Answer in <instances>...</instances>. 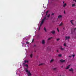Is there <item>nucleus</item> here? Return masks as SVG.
Returning <instances> with one entry per match:
<instances>
[{"mask_svg": "<svg viewBox=\"0 0 76 76\" xmlns=\"http://www.w3.org/2000/svg\"><path fill=\"white\" fill-rule=\"evenodd\" d=\"M40 29H41V27L40 26H39V27L38 28L39 31L40 30Z\"/></svg>", "mask_w": 76, "mask_h": 76, "instance_id": "cd10ccee", "label": "nucleus"}, {"mask_svg": "<svg viewBox=\"0 0 76 76\" xmlns=\"http://www.w3.org/2000/svg\"><path fill=\"white\" fill-rule=\"evenodd\" d=\"M25 63H23V65H25Z\"/></svg>", "mask_w": 76, "mask_h": 76, "instance_id": "ea45409f", "label": "nucleus"}, {"mask_svg": "<svg viewBox=\"0 0 76 76\" xmlns=\"http://www.w3.org/2000/svg\"><path fill=\"white\" fill-rule=\"evenodd\" d=\"M25 66H26V67H28V64H26L25 65Z\"/></svg>", "mask_w": 76, "mask_h": 76, "instance_id": "b1692460", "label": "nucleus"}, {"mask_svg": "<svg viewBox=\"0 0 76 76\" xmlns=\"http://www.w3.org/2000/svg\"><path fill=\"white\" fill-rule=\"evenodd\" d=\"M54 15V13H53L52 14V15Z\"/></svg>", "mask_w": 76, "mask_h": 76, "instance_id": "c9c22d12", "label": "nucleus"}, {"mask_svg": "<svg viewBox=\"0 0 76 76\" xmlns=\"http://www.w3.org/2000/svg\"><path fill=\"white\" fill-rule=\"evenodd\" d=\"M31 54H32L33 52L32 51H31Z\"/></svg>", "mask_w": 76, "mask_h": 76, "instance_id": "473e14b6", "label": "nucleus"}, {"mask_svg": "<svg viewBox=\"0 0 76 76\" xmlns=\"http://www.w3.org/2000/svg\"><path fill=\"white\" fill-rule=\"evenodd\" d=\"M62 25H63V23H61L59 25V26H61Z\"/></svg>", "mask_w": 76, "mask_h": 76, "instance_id": "4be33fe9", "label": "nucleus"}, {"mask_svg": "<svg viewBox=\"0 0 76 76\" xmlns=\"http://www.w3.org/2000/svg\"><path fill=\"white\" fill-rule=\"evenodd\" d=\"M64 29V28H63Z\"/></svg>", "mask_w": 76, "mask_h": 76, "instance_id": "c03bdc74", "label": "nucleus"}, {"mask_svg": "<svg viewBox=\"0 0 76 76\" xmlns=\"http://www.w3.org/2000/svg\"><path fill=\"white\" fill-rule=\"evenodd\" d=\"M64 1L63 2V4H64Z\"/></svg>", "mask_w": 76, "mask_h": 76, "instance_id": "58836bf2", "label": "nucleus"}, {"mask_svg": "<svg viewBox=\"0 0 76 76\" xmlns=\"http://www.w3.org/2000/svg\"><path fill=\"white\" fill-rule=\"evenodd\" d=\"M58 50H57V52H58Z\"/></svg>", "mask_w": 76, "mask_h": 76, "instance_id": "a18cd8bd", "label": "nucleus"}, {"mask_svg": "<svg viewBox=\"0 0 76 76\" xmlns=\"http://www.w3.org/2000/svg\"><path fill=\"white\" fill-rule=\"evenodd\" d=\"M34 42V40H33L32 42Z\"/></svg>", "mask_w": 76, "mask_h": 76, "instance_id": "a19ab883", "label": "nucleus"}, {"mask_svg": "<svg viewBox=\"0 0 76 76\" xmlns=\"http://www.w3.org/2000/svg\"><path fill=\"white\" fill-rule=\"evenodd\" d=\"M54 61V59H52L51 60H50V63H52V62H53V61Z\"/></svg>", "mask_w": 76, "mask_h": 76, "instance_id": "a211bd4d", "label": "nucleus"}, {"mask_svg": "<svg viewBox=\"0 0 76 76\" xmlns=\"http://www.w3.org/2000/svg\"><path fill=\"white\" fill-rule=\"evenodd\" d=\"M26 44H29V42H26Z\"/></svg>", "mask_w": 76, "mask_h": 76, "instance_id": "a878e982", "label": "nucleus"}, {"mask_svg": "<svg viewBox=\"0 0 76 76\" xmlns=\"http://www.w3.org/2000/svg\"><path fill=\"white\" fill-rule=\"evenodd\" d=\"M53 37H51L50 38H49L48 39V41L49 40H50V39H51V38H52Z\"/></svg>", "mask_w": 76, "mask_h": 76, "instance_id": "aec40b11", "label": "nucleus"}, {"mask_svg": "<svg viewBox=\"0 0 76 76\" xmlns=\"http://www.w3.org/2000/svg\"><path fill=\"white\" fill-rule=\"evenodd\" d=\"M34 46H35V45H34Z\"/></svg>", "mask_w": 76, "mask_h": 76, "instance_id": "49530a36", "label": "nucleus"}, {"mask_svg": "<svg viewBox=\"0 0 76 76\" xmlns=\"http://www.w3.org/2000/svg\"><path fill=\"white\" fill-rule=\"evenodd\" d=\"M60 50H61L62 51H63V50H64V48H62V47H61V48H60Z\"/></svg>", "mask_w": 76, "mask_h": 76, "instance_id": "4468645a", "label": "nucleus"}, {"mask_svg": "<svg viewBox=\"0 0 76 76\" xmlns=\"http://www.w3.org/2000/svg\"><path fill=\"white\" fill-rule=\"evenodd\" d=\"M60 76H61V75H60Z\"/></svg>", "mask_w": 76, "mask_h": 76, "instance_id": "de8ad7c7", "label": "nucleus"}, {"mask_svg": "<svg viewBox=\"0 0 76 76\" xmlns=\"http://www.w3.org/2000/svg\"><path fill=\"white\" fill-rule=\"evenodd\" d=\"M42 44H45V41H44V40H43L42 42Z\"/></svg>", "mask_w": 76, "mask_h": 76, "instance_id": "f8f14e48", "label": "nucleus"}, {"mask_svg": "<svg viewBox=\"0 0 76 76\" xmlns=\"http://www.w3.org/2000/svg\"><path fill=\"white\" fill-rule=\"evenodd\" d=\"M73 29L74 31H75L76 29V28H73Z\"/></svg>", "mask_w": 76, "mask_h": 76, "instance_id": "7c9ffc66", "label": "nucleus"}, {"mask_svg": "<svg viewBox=\"0 0 76 76\" xmlns=\"http://www.w3.org/2000/svg\"><path fill=\"white\" fill-rule=\"evenodd\" d=\"M72 7H75V4H72Z\"/></svg>", "mask_w": 76, "mask_h": 76, "instance_id": "6ab92c4d", "label": "nucleus"}, {"mask_svg": "<svg viewBox=\"0 0 76 76\" xmlns=\"http://www.w3.org/2000/svg\"><path fill=\"white\" fill-rule=\"evenodd\" d=\"M33 56V54L32 53H31L30 55V57L31 58H32V57Z\"/></svg>", "mask_w": 76, "mask_h": 76, "instance_id": "2eb2a0df", "label": "nucleus"}, {"mask_svg": "<svg viewBox=\"0 0 76 76\" xmlns=\"http://www.w3.org/2000/svg\"><path fill=\"white\" fill-rule=\"evenodd\" d=\"M58 57H61V56H62L61 54H59L58 55Z\"/></svg>", "mask_w": 76, "mask_h": 76, "instance_id": "412c9836", "label": "nucleus"}, {"mask_svg": "<svg viewBox=\"0 0 76 76\" xmlns=\"http://www.w3.org/2000/svg\"><path fill=\"white\" fill-rule=\"evenodd\" d=\"M45 19H46V20H48V19L46 18V17H44V18L43 19H42V20L41 22V24H42L43 23H44V20H45Z\"/></svg>", "mask_w": 76, "mask_h": 76, "instance_id": "f03ea898", "label": "nucleus"}, {"mask_svg": "<svg viewBox=\"0 0 76 76\" xmlns=\"http://www.w3.org/2000/svg\"><path fill=\"white\" fill-rule=\"evenodd\" d=\"M66 6H67V4L66 3H64L63 5V7H65Z\"/></svg>", "mask_w": 76, "mask_h": 76, "instance_id": "9d476101", "label": "nucleus"}, {"mask_svg": "<svg viewBox=\"0 0 76 76\" xmlns=\"http://www.w3.org/2000/svg\"><path fill=\"white\" fill-rule=\"evenodd\" d=\"M29 62V61H26V60H25L24 61V62L25 63H28V62Z\"/></svg>", "mask_w": 76, "mask_h": 76, "instance_id": "f3484780", "label": "nucleus"}, {"mask_svg": "<svg viewBox=\"0 0 76 76\" xmlns=\"http://www.w3.org/2000/svg\"><path fill=\"white\" fill-rule=\"evenodd\" d=\"M75 55H72V57H75Z\"/></svg>", "mask_w": 76, "mask_h": 76, "instance_id": "72a5a7b5", "label": "nucleus"}, {"mask_svg": "<svg viewBox=\"0 0 76 76\" xmlns=\"http://www.w3.org/2000/svg\"><path fill=\"white\" fill-rule=\"evenodd\" d=\"M53 70H54V71H57V68H53L52 69Z\"/></svg>", "mask_w": 76, "mask_h": 76, "instance_id": "39448f33", "label": "nucleus"}, {"mask_svg": "<svg viewBox=\"0 0 76 76\" xmlns=\"http://www.w3.org/2000/svg\"><path fill=\"white\" fill-rule=\"evenodd\" d=\"M61 67H62V68H63V66H62Z\"/></svg>", "mask_w": 76, "mask_h": 76, "instance_id": "79ce46f5", "label": "nucleus"}, {"mask_svg": "<svg viewBox=\"0 0 76 76\" xmlns=\"http://www.w3.org/2000/svg\"><path fill=\"white\" fill-rule=\"evenodd\" d=\"M42 64H40L39 65V66H42Z\"/></svg>", "mask_w": 76, "mask_h": 76, "instance_id": "c85d7f7f", "label": "nucleus"}, {"mask_svg": "<svg viewBox=\"0 0 76 76\" xmlns=\"http://www.w3.org/2000/svg\"><path fill=\"white\" fill-rule=\"evenodd\" d=\"M26 72L27 73V75L28 76H31L32 74L30 72V71L28 70L27 68L26 69Z\"/></svg>", "mask_w": 76, "mask_h": 76, "instance_id": "f257e3e1", "label": "nucleus"}, {"mask_svg": "<svg viewBox=\"0 0 76 76\" xmlns=\"http://www.w3.org/2000/svg\"><path fill=\"white\" fill-rule=\"evenodd\" d=\"M64 14H65V13H66V12H65V11H64Z\"/></svg>", "mask_w": 76, "mask_h": 76, "instance_id": "4c0bfd02", "label": "nucleus"}, {"mask_svg": "<svg viewBox=\"0 0 76 76\" xmlns=\"http://www.w3.org/2000/svg\"><path fill=\"white\" fill-rule=\"evenodd\" d=\"M62 18V16H61V15H59L58 17V19H60V18Z\"/></svg>", "mask_w": 76, "mask_h": 76, "instance_id": "9b49d317", "label": "nucleus"}, {"mask_svg": "<svg viewBox=\"0 0 76 76\" xmlns=\"http://www.w3.org/2000/svg\"><path fill=\"white\" fill-rule=\"evenodd\" d=\"M72 56H69V57H72Z\"/></svg>", "mask_w": 76, "mask_h": 76, "instance_id": "e433bc0d", "label": "nucleus"}, {"mask_svg": "<svg viewBox=\"0 0 76 76\" xmlns=\"http://www.w3.org/2000/svg\"><path fill=\"white\" fill-rule=\"evenodd\" d=\"M44 30L45 31V32H47V29H46V28L45 27H44Z\"/></svg>", "mask_w": 76, "mask_h": 76, "instance_id": "dca6fc26", "label": "nucleus"}, {"mask_svg": "<svg viewBox=\"0 0 76 76\" xmlns=\"http://www.w3.org/2000/svg\"><path fill=\"white\" fill-rule=\"evenodd\" d=\"M57 31H58V32H59L60 31H59V30H58V28H57Z\"/></svg>", "mask_w": 76, "mask_h": 76, "instance_id": "bb28decb", "label": "nucleus"}, {"mask_svg": "<svg viewBox=\"0 0 76 76\" xmlns=\"http://www.w3.org/2000/svg\"><path fill=\"white\" fill-rule=\"evenodd\" d=\"M42 24H41H41H40V25L39 26H40L41 27V25H42Z\"/></svg>", "mask_w": 76, "mask_h": 76, "instance_id": "f704fd0d", "label": "nucleus"}, {"mask_svg": "<svg viewBox=\"0 0 76 76\" xmlns=\"http://www.w3.org/2000/svg\"><path fill=\"white\" fill-rule=\"evenodd\" d=\"M73 1H75V3H76V0H73Z\"/></svg>", "mask_w": 76, "mask_h": 76, "instance_id": "2f4dec72", "label": "nucleus"}, {"mask_svg": "<svg viewBox=\"0 0 76 76\" xmlns=\"http://www.w3.org/2000/svg\"><path fill=\"white\" fill-rule=\"evenodd\" d=\"M48 11H47L46 13V15L45 16V17L44 18H47V14H48Z\"/></svg>", "mask_w": 76, "mask_h": 76, "instance_id": "0eeeda50", "label": "nucleus"}, {"mask_svg": "<svg viewBox=\"0 0 76 76\" xmlns=\"http://www.w3.org/2000/svg\"><path fill=\"white\" fill-rule=\"evenodd\" d=\"M69 71H70V72H73V68H71V69H70L69 70Z\"/></svg>", "mask_w": 76, "mask_h": 76, "instance_id": "1a4fd4ad", "label": "nucleus"}, {"mask_svg": "<svg viewBox=\"0 0 76 76\" xmlns=\"http://www.w3.org/2000/svg\"><path fill=\"white\" fill-rule=\"evenodd\" d=\"M73 21H74L73 20H71L70 21V22H71V23L72 25H74V24H73Z\"/></svg>", "mask_w": 76, "mask_h": 76, "instance_id": "ddd939ff", "label": "nucleus"}, {"mask_svg": "<svg viewBox=\"0 0 76 76\" xmlns=\"http://www.w3.org/2000/svg\"><path fill=\"white\" fill-rule=\"evenodd\" d=\"M60 61L61 63H64V62H65V61H66V60H64L63 59H61L60 60Z\"/></svg>", "mask_w": 76, "mask_h": 76, "instance_id": "20e7f679", "label": "nucleus"}, {"mask_svg": "<svg viewBox=\"0 0 76 76\" xmlns=\"http://www.w3.org/2000/svg\"><path fill=\"white\" fill-rule=\"evenodd\" d=\"M65 40H67V39L68 41H69V39H70V37L69 36H68V37L66 36L65 37Z\"/></svg>", "mask_w": 76, "mask_h": 76, "instance_id": "7ed1b4c3", "label": "nucleus"}, {"mask_svg": "<svg viewBox=\"0 0 76 76\" xmlns=\"http://www.w3.org/2000/svg\"><path fill=\"white\" fill-rule=\"evenodd\" d=\"M70 66V65H69L68 66H67L65 68V69L67 70L68 69H69V67Z\"/></svg>", "mask_w": 76, "mask_h": 76, "instance_id": "423d86ee", "label": "nucleus"}, {"mask_svg": "<svg viewBox=\"0 0 76 76\" xmlns=\"http://www.w3.org/2000/svg\"><path fill=\"white\" fill-rule=\"evenodd\" d=\"M50 14H49L47 16V17L48 18H50Z\"/></svg>", "mask_w": 76, "mask_h": 76, "instance_id": "5701e85b", "label": "nucleus"}, {"mask_svg": "<svg viewBox=\"0 0 76 76\" xmlns=\"http://www.w3.org/2000/svg\"><path fill=\"white\" fill-rule=\"evenodd\" d=\"M56 40H57V41H59V40H60V39H59V38L57 39Z\"/></svg>", "mask_w": 76, "mask_h": 76, "instance_id": "c756f323", "label": "nucleus"}, {"mask_svg": "<svg viewBox=\"0 0 76 76\" xmlns=\"http://www.w3.org/2000/svg\"><path fill=\"white\" fill-rule=\"evenodd\" d=\"M51 33H52V34H54L55 33H56V31L53 30V31H51Z\"/></svg>", "mask_w": 76, "mask_h": 76, "instance_id": "6e6552de", "label": "nucleus"}, {"mask_svg": "<svg viewBox=\"0 0 76 76\" xmlns=\"http://www.w3.org/2000/svg\"><path fill=\"white\" fill-rule=\"evenodd\" d=\"M64 46L65 47H66V43H64Z\"/></svg>", "mask_w": 76, "mask_h": 76, "instance_id": "393cba45", "label": "nucleus"}, {"mask_svg": "<svg viewBox=\"0 0 76 76\" xmlns=\"http://www.w3.org/2000/svg\"><path fill=\"white\" fill-rule=\"evenodd\" d=\"M34 52H36V51L35 50V51H34Z\"/></svg>", "mask_w": 76, "mask_h": 76, "instance_id": "37998d69", "label": "nucleus"}]
</instances>
